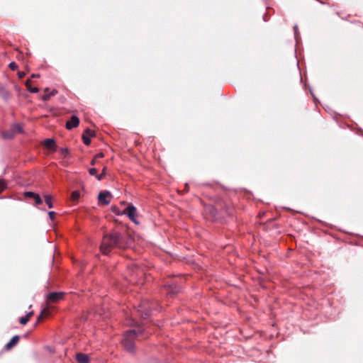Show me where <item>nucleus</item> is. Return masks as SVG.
<instances>
[{
  "instance_id": "obj_15",
  "label": "nucleus",
  "mask_w": 363,
  "mask_h": 363,
  "mask_svg": "<svg viewBox=\"0 0 363 363\" xmlns=\"http://www.w3.org/2000/svg\"><path fill=\"white\" fill-rule=\"evenodd\" d=\"M33 315V312L30 311L26 316L21 317L19 320L20 323L22 325H26L30 320Z\"/></svg>"
},
{
  "instance_id": "obj_34",
  "label": "nucleus",
  "mask_w": 363,
  "mask_h": 363,
  "mask_svg": "<svg viewBox=\"0 0 363 363\" xmlns=\"http://www.w3.org/2000/svg\"><path fill=\"white\" fill-rule=\"evenodd\" d=\"M96 160L97 159H95V157H94V159L91 162V164L94 165L96 164Z\"/></svg>"
},
{
  "instance_id": "obj_13",
  "label": "nucleus",
  "mask_w": 363,
  "mask_h": 363,
  "mask_svg": "<svg viewBox=\"0 0 363 363\" xmlns=\"http://www.w3.org/2000/svg\"><path fill=\"white\" fill-rule=\"evenodd\" d=\"M205 211H206V213L210 215L211 218L213 219V220H216L218 218L221 217L218 211H212V210L210 211V210H208V206L206 207Z\"/></svg>"
},
{
  "instance_id": "obj_3",
  "label": "nucleus",
  "mask_w": 363,
  "mask_h": 363,
  "mask_svg": "<svg viewBox=\"0 0 363 363\" xmlns=\"http://www.w3.org/2000/svg\"><path fill=\"white\" fill-rule=\"evenodd\" d=\"M208 209L210 211H218L220 216H223L225 214L231 216L233 213V209L230 207V204L223 201H217L214 206L208 205Z\"/></svg>"
},
{
  "instance_id": "obj_27",
  "label": "nucleus",
  "mask_w": 363,
  "mask_h": 363,
  "mask_svg": "<svg viewBox=\"0 0 363 363\" xmlns=\"http://www.w3.org/2000/svg\"><path fill=\"white\" fill-rule=\"evenodd\" d=\"M48 216L50 217V218L53 220L55 219V213L54 211H50L48 213Z\"/></svg>"
},
{
  "instance_id": "obj_20",
  "label": "nucleus",
  "mask_w": 363,
  "mask_h": 363,
  "mask_svg": "<svg viewBox=\"0 0 363 363\" xmlns=\"http://www.w3.org/2000/svg\"><path fill=\"white\" fill-rule=\"evenodd\" d=\"M91 137H89L88 135H86V134H83L82 135V140H83V142L86 145H89L90 143H91V139H90Z\"/></svg>"
},
{
  "instance_id": "obj_21",
  "label": "nucleus",
  "mask_w": 363,
  "mask_h": 363,
  "mask_svg": "<svg viewBox=\"0 0 363 363\" xmlns=\"http://www.w3.org/2000/svg\"><path fill=\"white\" fill-rule=\"evenodd\" d=\"M111 210H112V212L114 213L116 215L123 214V212H121V211L119 210L118 207H117L116 206H112L111 207Z\"/></svg>"
},
{
  "instance_id": "obj_1",
  "label": "nucleus",
  "mask_w": 363,
  "mask_h": 363,
  "mask_svg": "<svg viewBox=\"0 0 363 363\" xmlns=\"http://www.w3.org/2000/svg\"><path fill=\"white\" fill-rule=\"evenodd\" d=\"M133 241V238L129 232L113 230L104 235L101 252L107 255L114 249L125 250L131 245Z\"/></svg>"
},
{
  "instance_id": "obj_25",
  "label": "nucleus",
  "mask_w": 363,
  "mask_h": 363,
  "mask_svg": "<svg viewBox=\"0 0 363 363\" xmlns=\"http://www.w3.org/2000/svg\"><path fill=\"white\" fill-rule=\"evenodd\" d=\"M84 134H86V135H88L89 137H92L94 134V132L91 131L90 129L87 128L85 130Z\"/></svg>"
},
{
  "instance_id": "obj_2",
  "label": "nucleus",
  "mask_w": 363,
  "mask_h": 363,
  "mask_svg": "<svg viewBox=\"0 0 363 363\" xmlns=\"http://www.w3.org/2000/svg\"><path fill=\"white\" fill-rule=\"evenodd\" d=\"M143 332L144 331L140 329V328H138L137 329L130 330L125 333L123 344L128 351H133L135 339L142 335Z\"/></svg>"
},
{
  "instance_id": "obj_14",
  "label": "nucleus",
  "mask_w": 363,
  "mask_h": 363,
  "mask_svg": "<svg viewBox=\"0 0 363 363\" xmlns=\"http://www.w3.org/2000/svg\"><path fill=\"white\" fill-rule=\"evenodd\" d=\"M44 145L46 148L50 150H55V142L52 139H46L44 142Z\"/></svg>"
},
{
  "instance_id": "obj_11",
  "label": "nucleus",
  "mask_w": 363,
  "mask_h": 363,
  "mask_svg": "<svg viewBox=\"0 0 363 363\" xmlns=\"http://www.w3.org/2000/svg\"><path fill=\"white\" fill-rule=\"evenodd\" d=\"M76 359L79 363H89V356L83 353H78L76 355Z\"/></svg>"
},
{
  "instance_id": "obj_28",
  "label": "nucleus",
  "mask_w": 363,
  "mask_h": 363,
  "mask_svg": "<svg viewBox=\"0 0 363 363\" xmlns=\"http://www.w3.org/2000/svg\"><path fill=\"white\" fill-rule=\"evenodd\" d=\"M18 78L22 79L26 76V73L24 72H18Z\"/></svg>"
},
{
  "instance_id": "obj_36",
  "label": "nucleus",
  "mask_w": 363,
  "mask_h": 363,
  "mask_svg": "<svg viewBox=\"0 0 363 363\" xmlns=\"http://www.w3.org/2000/svg\"><path fill=\"white\" fill-rule=\"evenodd\" d=\"M106 167H104L103 170H102V174L105 175L106 174Z\"/></svg>"
},
{
  "instance_id": "obj_9",
  "label": "nucleus",
  "mask_w": 363,
  "mask_h": 363,
  "mask_svg": "<svg viewBox=\"0 0 363 363\" xmlns=\"http://www.w3.org/2000/svg\"><path fill=\"white\" fill-rule=\"evenodd\" d=\"M164 287L167 288V292L169 294H177L180 291L179 287L177 285V283L175 281H172L169 284H167L164 285Z\"/></svg>"
},
{
  "instance_id": "obj_26",
  "label": "nucleus",
  "mask_w": 363,
  "mask_h": 363,
  "mask_svg": "<svg viewBox=\"0 0 363 363\" xmlns=\"http://www.w3.org/2000/svg\"><path fill=\"white\" fill-rule=\"evenodd\" d=\"M89 172L92 176H96L97 174V169L96 168H91L89 170Z\"/></svg>"
},
{
  "instance_id": "obj_33",
  "label": "nucleus",
  "mask_w": 363,
  "mask_h": 363,
  "mask_svg": "<svg viewBox=\"0 0 363 363\" xmlns=\"http://www.w3.org/2000/svg\"><path fill=\"white\" fill-rule=\"evenodd\" d=\"M39 77H40V75L38 74H33L31 75V78H38Z\"/></svg>"
},
{
  "instance_id": "obj_5",
  "label": "nucleus",
  "mask_w": 363,
  "mask_h": 363,
  "mask_svg": "<svg viewBox=\"0 0 363 363\" xmlns=\"http://www.w3.org/2000/svg\"><path fill=\"white\" fill-rule=\"evenodd\" d=\"M65 294L63 292H52L48 295V301L49 303H57L63 299Z\"/></svg>"
},
{
  "instance_id": "obj_7",
  "label": "nucleus",
  "mask_w": 363,
  "mask_h": 363,
  "mask_svg": "<svg viewBox=\"0 0 363 363\" xmlns=\"http://www.w3.org/2000/svg\"><path fill=\"white\" fill-rule=\"evenodd\" d=\"M79 124V119L76 116H72L70 120L67 121L66 123V128L68 130H71L73 128H77Z\"/></svg>"
},
{
  "instance_id": "obj_30",
  "label": "nucleus",
  "mask_w": 363,
  "mask_h": 363,
  "mask_svg": "<svg viewBox=\"0 0 363 363\" xmlns=\"http://www.w3.org/2000/svg\"><path fill=\"white\" fill-rule=\"evenodd\" d=\"M44 318H45L44 315H43L42 313H40V314L38 315V318H37V321H38V322H40V321H42Z\"/></svg>"
},
{
  "instance_id": "obj_24",
  "label": "nucleus",
  "mask_w": 363,
  "mask_h": 363,
  "mask_svg": "<svg viewBox=\"0 0 363 363\" xmlns=\"http://www.w3.org/2000/svg\"><path fill=\"white\" fill-rule=\"evenodd\" d=\"M42 313V314L44 315V317L45 318V317H48V316L50 315V311H49V310H48V308H44V309L41 311V313Z\"/></svg>"
},
{
  "instance_id": "obj_18",
  "label": "nucleus",
  "mask_w": 363,
  "mask_h": 363,
  "mask_svg": "<svg viewBox=\"0 0 363 363\" xmlns=\"http://www.w3.org/2000/svg\"><path fill=\"white\" fill-rule=\"evenodd\" d=\"M79 196H80V193L79 191H74L71 194V199L73 201H77L79 199Z\"/></svg>"
},
{
  "instance_id": "obj_16",
  "label": "nucleus",
  "mask_w": 363,
  "mask_h": 363,
  "mask_svg": "<svg viewBox=\"0 0 363 363\" xmlns=\"http://www.w3.org/2000/svg\"><path fill=\"white\" fill-rule=\"evenodd\" d=\"M44 200L49 208H52L53 207L52 196L45 194L44 196Z\"/></svg>"
},
{
  "instance_id": "obj_22",
  "label": "nucleus",
  "mask_w": 363,
  "mask_h": 363,
  "mask_svg": "<svg viewBox=\"0 0 363 363\" xmlns=\"http://www.w3.org/2000/svg\"><path fill=\"white\" fill-rule=\"evenodd\" d=\"M9 67L11 70H16L18 68L17 64L14 62H11Z\"/></svg>"
},
{
  "instance_id": "obj_35",
  "label": "nucleus",
  "mask_w": 363,
  "mask_h": 363,
  "mask_svg": "<svg viewBox=\"0 0 363 363\" xmlns=\"http://www.w3.org/2000/svg\"><path fill=\"white\" fill-rule=\"evenodd\" d=\"M61 151H62V153H63V154H66L68 152V150L66 148L62 149Z\"/></svg>"
},
{
  "instance_id": "obj_23",
  "label": "nucleus",
  "mask_w": 363,
  "mask_h": 363,
  "mask_svg": "<svg viewBox=\"0 0 363 363\" xmlns=\"http://www.w3.org/2000/svg\"><path fill=\"white\" fill-rule=\"evenodd\" d=\"M6 189V183L0 179V193Z\"/></svg>"
},
{
  "instance_id": "obj_4",
  "label": "nucleus",
  "mask_w": 363,
  "mask_h": 363,
  "mask_svg": "<svg viewBox=\"0 0 363 363\" xmlns=\"http://www.w3.org/2000/svg\"><path fill=\"white\" fill-rule=\"evenodd\" d=\"M123 213L127 215L134 223H137L135 220L136 208L133 205L128 204L127 208L123 211Z\"/></svg>"
},
{
  "instance_id": "obj_32",
  "label": "nucleus",
  "mask_w": 363,
  "mask_h": 363,
  "mask_svg": "<svg viewBox=\"0 0 363 363\" xmlns=\"http://www.w3.org/2000/svg\"><path fill=\"white\" fill-rule=\"evenodd\" d=\"M189 187L188 184H186L184 191L187 192L189 191Z\"/></svg>"
},
{
  "instance_id": "obj_10",
  "label": "nucleus",
  "mask_w": 363,
  "mask_h": 363,
  "mask_svg": "<svg viewBox=\"0 0 363 363\" xmlns=\"http://www.w3.org/2000/svg\"><path fill=\"white\" fill-rule=\"evenodd\" d=\"M19 341V336H13L11 340L6 345L5 347L6 350H10L14 347Z\"/></svg>"
},
{
  "instance_id": "obj_8",
  "label": "nucleus",
  "mask_w": 363,
  "mask_h": 363,
  "mask_svg": "<svg viewBox=\"0 0 363 363\" xmlns=\"http://www.w3.org/2000/svg\"><path fill=\"white\" fill-rule=\"evenodd\" d=\"M24 195L26 197L33 199L35 200V206H39V205L42 204V203H43L42 199L38 194H35L32 191H26L24 193Z\"/></svg>"
},
{
  "instance_id": "obj_19",
  "label": "nucleus",
  "mask_w": 363,
  "mask_h": 363,
  "mask_svg": "<svg viewBox=\"0 0 363 363\" xmlns=\"http://www.w3.org/2000/svg\"><path fill=\"white\" fill-rule=\"evenodd\" d=\"M13 131L14 133H22L23 132V128L22 125L20 124H16L13 127Z\"/></svg>"
},
{
  "instance_id": "obj_6",
  "label": "nucleus",
  "mask_w": 363,
  "mask_h": 363,
  "mask_svg": "<svg viewBox=\"0 0 363 363\" xmlns=\"http://www.w3.org/2000/svg\"><path fill=\"white\" fill-rule=\"evenodd\" d=\"M111 196V194L109 191H101L98 196L99 202L103 205H108L110 203V200L108 199Z\"/></svg>"
},
{
  "instance_id": "obj_37",
  "label": "nucleus",
  "mask_w": 363,
  "mask_h": 363,
  "mask_svg": "<svg viewBox=\"0 0 363 363\" xmlns=\"http://www.w3.org/2000/svg\"><path fill=\"white\" fill-rule=\"evenodd\" d=\"M145 318L147 317L149 315V312L148 311L145 312Z\"/></svg>"
},
{
  "instance_id": "obj_17",
  "label": "nucleus",
  "mask_w": 363,
  "mask_h": 363,
  "mask_svg": "<svg viewBox=\"0 0 363 363\" xmlns=\"http://www.w3.org/2000/svg\"><path fill=\"white\" fill-rule=\"evenodd\" d=\"M30 84H31V82H30V79H28V80L26 82L25 85H26V86L27 89H28L30 92H31V93H37V92L38 91V88H36V87H33H33L31 86Z\"/></svg>"
},
{
  "instance_id": "obj_31",
  "label": "nucleus",
  "mask_w": 363,
  "mask_h": 363,
  "mask_svg": "<svg viewBox=\"0 0 363 363\" xmlns=\"http://www.w3.org/2000/svg\"><path fill=\"white\" fill-rule=\"evenodd\" d=\"M104 174H103L102 173L101 174H96V177L97 178L98 180H101L102 178L104 177Z\"/></svg>"
},
{
  "instance_id": "obj_12",
  "label": "nucleus",
  "mask_w": 363,
  "mask_h": 363,
  "mask_svg": "<svg viewBox=\"0 0 363 363\" xmlns=\"http://www.w3.org/2000/svg\"><path fill=\"white\" fill-rule=\"evenodd\" d=\"M49 91V89L48 88H45L44 91L45 92V94H44L43 96H42V99L43 101H48L50 99L51 96H53L57 94V91L56 89H53L51 92L50 93H48Z\"/></svg>"
},
{
  "instance_id": "obj_29",
  "label": "nucleus",
  "mask_w": 363,
  "mask_h": 363,
  "mask_svg": "<svg viewBox=\"0 0 363 363\" xmlns=\"http://www.w3.org/2000/svg\"><path fill=\"white\" fill-rule=\"evenodd\" d=\"M94 157H95V159L103 158L104 157V153L100 152V153L96 154Z\"/></svg>"
}]
</instances>
